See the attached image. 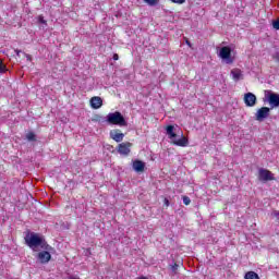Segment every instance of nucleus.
Returning a JSON list of instances; mask_svg holds the SVG:
<instances>
[{
  "instance_id": "nucleus-21",
  "label": "nucleus",
  "mask_w": 279,
  "mask_h": 279,
  "mask_svg": "<svg viewBox=\"0 0 279 279\" xmlns=\"http://www.w3.org/2000/svg\"><path fill=\"white\" fill-rule=\"evenodd\" d=\"M7 68L5 64H3V61L0 60V73H5Z\"/></svg>"
},
{
  "instance_id": "nucleus-8",
  "label": "nucleus",
  "mask_w": 279,
  "mask_h": 279,
  "mask_svg": "<svg viewBox=\"0 0 279 279\" xmlns=\"http://www.w3.org/2000/svg\"><path fill=\"white\" fill-rule=\"evenodd\" d=\"M256 95H254L253 93H246L244 95V104L245 106H247V108H254V106H256Z\"/></svg>"
},
{
  "instance_id": "nucleus-18",
  "label": "nucleus",
  "mask_w": 279,
  "mask_h": 279,
  "mask_svg": "<svg viewBox=\"0 0 279 279\" xmlns=\"http://www.w3.org/2000/svg\"><path fill=\"white\" fill-rule=\"evenodd\" d=\"M178 267H180V265H178V264L170 266L172 274H178Z\"/></svg>"
},
{
  "instance_id": "nucleus-16",
  "label": "nucleus",
  "mask_w": 279,
  "mask_h": 279,
  "mask_svg": "<svg viewBox=\"0 0 279 279\" xmlns=\"http://www.w3.org/2000/svg\"><path fill=\"white\" fill-rule=\"evenodd\" d=\"M144 3H147L150 8H156L160 3V0H143Z\"/></svg>"
},
{
  "instance_id": "nucleus-12",
  "label": "nucleus",
  "mask_w": 279,
  "mask_h": 279,
  "mask_svg": "<svg viewBox=\"0 0 279 279\" xmlns=\"http://www.w3.org/2000/svg\"><path fill=\"white\" fill-rule=\"evenodd\" d=\"M231 77L235 82H241V80H243V71H241V69L231 70Z\"/></svg>"
},
{
  "instance_id": "nucleus-10",
  "label": "nucleus",
  "mask_w": 279,
  "mask_h": 279,
  "mask_svg": "<svg viewBox=\"0 0 279 279\" xmlns=\"http://www.w3.org/2000/svg\"><path fill=\"white\" fill-rule=\"evenodd\" d=\"M101 106H104V99H101V97L94 96L90 98V107L94 110H99V108H101Z\"/></svg>"
},
{
  "instance_id": "nucleus-23",
  "label": "nucleus",
  "mask_w": 279,
  "mask_h": 279,
  "mask_svg": "<svg viewBox=\"0 0 279 279\" xmlns=\"http://www.w3.org/2000/svg\"><path fill=\"white\" fill-rule=\"evenodd\" d=\"M272 217H276V219H278V221H279V211H278V210H275V211L272 213Z\"/></svg>"
},
{
  "instance_id": "nucleus-22",
  "label": "nucleus",
  "mask_w": 279,
  "mask_h": 279,
  "mask_svg": "<svg viewBox=\"0 0 279 279\" xmlns=\"http://www.w3.org/2000/svg\"><path fill=\"white\" fill-rule=\"evenodd\" d=\"M172 3H178L179 5H182V3H186V0H170Z\"/></svg>"
},
{
  "instance_id": "nucleus-2",
  "label": "nucleus",
  "mask_w": 279,
  "mask_h": 279,
  "mask_svg": "<svg viewBox=\"0 0 279 279\" xmlns=\"http://www.w3.org/2000/svg\"><path fill=\"white\" fill-rule=\"evenodd\" d=\"M174 130L175 126L171 124L166 128V134L168 138H170L173 145H178V147H186V145H189V140H186V137L182 135L180 136L177 133H174Z\"/></svg>"
},
{
  "instance_id": "nucleus-6",
  "label": "nucleus",
  "mask_w": 279,
  "mask_h": 279,
  "mask_svg": "<svg viewBox=\"0 0 279 279\" xmlns=\"http://www.w3.org/2000/svg\"><path fill=\"white\" fill-rule=\"evenodd\" d=\"M258 180L260 182H271V180H276V179L274 178V173H271V171L265 168H260L258 170Z\"/></svg>"
},
{
  "instance_id": "nucleus-11",
  "label": "nucleus",
  "mask_w": 279,
  "mask_h": 279,
  "mask_svg": "<svg viewBox=\"0 0 279 279\" xmlns=\"http://www.w3.org/2000/svg\"><path fill=\"white\" fill-rule=\"evenodd\" d=\"M110 138H112V141H116V143H121V141L125 138V134L119 133V130H112L110 131Z\"/></svg>"
},
{
  "instance_id": "nucleus-14",
  "label": "nucleus",
  "mask_w": 279,
  "mask_h": 279,
  "mask_svg": "<svg viewBox=\"0 0 279 279\" xmlns=\"http://www.w3.org/2000/svg\"><path fill=\"white\" fill-rule=\"evenodd\" d=\"M26 141L29 143H36V133L35 132H28L26 134Z\"/></svg>"
},
{
  "instance_id": "nucleus-20",
  "label": "nucleus",
  "mask_w": 279,
  "mask_h": 279,
  "mask_svg": "<svg viewBox=\"0 0 279 279\" xmlns=\"http://www.w3.org/2000/svg\"><path fill=\"white\" fill-rule=\"evenodd\" d=\"M272 27L274 29H279V17L275 21H272Z\"/></svg>"
},
{
  "instance_id": "nucleus-28",
  "label": "nucleus",
  "mask_w": 279,
  "mask_h": 279,
  "mask_svg": "<svg viewBox=\"0 0 279 279\" xmlns=\"http://www.w3.org/2000/svg\"><path fill=\"white\" fill-rule=\"evenodd\" d=\"M186 45H189V47H191V41L187 40V41H186Z\"/></svg>"
},
{
  "instance_id": "nucleus-17",
  "label": "nucleus",
  "mask_w": 279,
  "mask_h": 279,
  "mask_svg": "<svg viewBox=\"0 0 279 279\" xmlns=\"http://www.w3.org/2000/svg\"><path fill=\"white\" fill-rule=\"evenodd\" d=\"M37 23H40L41 25H45L47 27V20H45V16L38 15Z\"/></svg>"
},
{
  "instance_id": "nucleus-15",
  "label": "nucleus",
  "mask_w": 279,
  "mask_h": 279,
  "mask_svg": "<svg viewBox=\"0 0 279 279\" xmlns=\"http://www.w3.org/2000/svg\"><path fill=\"white\" fill-rule=\"evenodd\" d=\"M244 279H260V277L254 271H248L245 274Z\"/></svg>"
},
{
  "instance_id": "nucleus-4",
  "label": "nucleus",
  "mask_w": 279,
  "mask_h": 279,
  "mask_svg": "<svg viewBox=\"0 0 279 279\" xmlns=\"http://www.w3.org/2000/svg\"><path fill=\"white\" fill-rule=\"evenodd\" d=\"M265 99L268 101L270 109L279 108V94H276L269 89L264 92Z\"/></svg>"
},
{
  "instance_id": "nucleus-19",
  "label": "nucleus",
  "mask_w": 279,
  "mask_h": 279,
  "mask_svg": "<svg viewBox=\"0 0 279 279\" xmlns=\"http://www.w3.org/2000/svg\"><path fill=\"white\" fill-rule=\"evenodd\" d=\"M183 204L189 206L191 204V198L189 196H183Z\"/></svg>"
},
{
  "instance_id": "nucleus-25",
  "label": "nucleus",
  "mask_w": 279,
  "mask_h": 279,
  "mask_svg": "<svg viewBox=\"0 0 279 279\" xmlns=\"http://www.w3.org/2000/svg\"><path fill=\"white\" fill-rule=\"evenodd\" d=\"M163 204L165 206L169 207V198H165Z\"/></svg>"
},
{
  "instance_id": "nucleus-3",
  "label": "nucleus",
  "mask_w": 279,
  "mask_h": 279,
  "mask_svg": "<svg viewBox=\"0 0 279 279\" xmlns=\"http://www.w3.org/2000/svg\"><path fill=\"white\" fill-rule=\"evenodd\" d=\"M105 121L109 125H119L120 128H126L128 125V121H125V118L119 111L108 113Z\"/></svg>"
},
{
  "instance_id": "nucleus-27",
  "label": "nucleus",
  "mask_w": 279,
  "mask_h": 279,
  "mask_svg": "<svg viewBox=\"0 0 279 279\" xmlns=\"http://www.w3.org/2000/svg\"><path fill=\"white\" fill-rule=\"evenodd\" d=\"M15 52H16V56H20L21 50H15Z\"/></svg>"
},
{
  "instance_id": "nucleus-1",
  "label": "nucleus",
  "mask_w": 279,
  "mask_h": 279,
  "mask_svg": "<svg viewBox=\"0 0 279 279\" xmlns=\"http://www.w3.org/2000/svg\"><path fill=\"white\" fill-rule=\"evenodd\" d=\"M24 241L33 252H38V247H40L41 252L37 253L36 259L41 264V265H47L49 260H51V245L47 243V240L45 239V235L32 231H27Z\"/></svg>"
},
{
  "instance_id": "nucleus-13",
  "label": "nucleus",
  "mask_w": 279,
  "mask_h": 279,
  "mask_svg": "<svg viewBox=\"0 0 279 279\" xmlns=\"http://www.w3.org/2000/svg\"><path fill=\"white\" fill-rule=\"evenodd\" d=\"M133 169L136 171V173H143V171H145V162L142 160L133 161Z\"/></svg>"
},
{
  "instance_id": "nucleus-26",
  "label": "nucleus",
  "mask_w": 279,
  "mask_h": 279,
  "mask_svg": "<svg viewBox=\"0 0 279 279\" xmlns=\"http://www.w3.org/2000/svg\"><path fill=\"white\" fill-rule=\"evenodd\" d=\"M113 60H119V54H113Z\"/></svg>"
},
{
  "instance_id": "nucleus-5",
  "label": "nucleus",
  "mask_w": 279,
  "mask_h": 279,
  "mask_svg": "<svg viewBox=\"0 0 279 279\" xmlns=\"http://www.w3.org/2000/svg\"><path fill=\"white\" fill-rule=\"evenodd\" d=\"M218 56L221 60H225L227 64H232V62H234V59H232V49L228 46L220 48Z\"/></svg>"
},
{
  "instance_id": "nucleus-9",
  "label": "nucleus",
  "mask_w": 279,
  "mask_h": 279,
  "mask_svg": "<svg viewBox=\"0 0 279 279\" xmlns=\"http://www.w3.org/2000/svg\"><path fill=\"white\" fill-rule=\"evenodd\" d=\"M130 147H132V143L125 142L118 145V153L121 154V156H129L130 155Z\"/></svg>"
},
{
  "instance_id": "nucleus-24",
  "label": "nucleus",
  "mask_w": 279,
  "mask_h": 279,
  "mask_svg": "<svg viewBox=\"0 0 279 279\" xmlns=\"http://www.w3.org/2000/svg\"><path fill=\"white\" fill-rule=\"evenodd\" d=\"M274 60H276L277 62H279V52H276L274 56H272Z\"/></svg>"
},
{
  "instance_id": "nucleus-7",
  "label": "nucleus",
  "mask_w": 279,
  "mask_h": 279,
  "mask_svg": "<svg viewBox=\"0 0 279 279\" xmlns=\"http://www.w3.org/2000/svg\"><path fill=\"white\" fill-rule=\"evenodd\" d=\"M270 112H271V108L269 107L259 108L255 113L256 121L263 122L265 119L269 117Z\"/></svg>"
}]
</instances>
